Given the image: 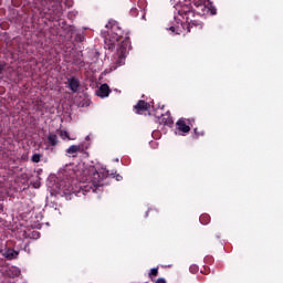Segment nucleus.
<instances>
[{"label":"nucleus","instance_id":"1","mask_svg":"<svg viewBox=\"0 0 283 283\" xmlns=\"http://www.w3.org/2000/svg\"><path fill=\"white\" fill-rule=\"evenodd\" d=\"M107 34L104 35V43L106 50H114L116 43L124 39L117 46L118 59H127L128 50L132 49V41L129 40V33H125L118 22H108L105 25Z\"/></svg>","mask_w":283,"mask_h":283},{"label":"nucleus","instance_id":"2","mask_svg":"<svg viewBox=\"0 0 283 283\" xmlns=\"http://www.w3.org/2000/svg\"><path fill=\"white\" fill-rule=\"evenodd\" d=\"M33 3L31 10L35 17L48 19V21H61L63 17V0H28Z\"/></svg>","mask_w":283,"mask_h":283},{"label":"nucleus","instance_id":"3","mask_svg":"<svg viewBox=\"0 0 283 283\" xmlns=\"http://www.w3.org/2000/svg\"><path fill=\"white\" fill-rule=\"evenodd\" d=\"M192 3L195 9L193 7H191V4H186L181 7V9L178 11V15L184 17V19H186V23L181 25L184 29L186 28L187 32H191V28L198 25L196 21L191 20V17H196V14L202 17L203 14H207L209 10H211L207 8V4H205L202 0H195Z\"/></svg>","mask_w":283,"mask_h":283},{"label":"nucleus","instance_id":"4","mask_svg":"<svg viewBox=\"0 0 283 283\" xmlns=\"http://www.w3.org/2000/svg\"><path fill=\"white\" fill-rule=\"evenodd\" d=\"M90 182L81 187L82 193H88L90 191L96 193L101 189V187L105 185V178H107V174L98 172V170H96L95 168H92L90 170Z\"/></svg>","mask_w":283,"mask_h":283},{"label":"nucleus","instance_id":"5","mask_svg":"<svg viewBox=\"0 0 283 283\" xmlns=\"http://www.w3.org/2000/svg\"><path fill=\"white\" fill-rule=\"evenodd\" d=\"M87 146L80 144V145H72L66 149V154L70 156H73V158H76V155L74 154H85L86 157L90 156V153H86Z\"/></svg>","mask_w":283,"mask_h":283},{"label":"nucleus","instance_id":"6","mask_svg":"<svg viewBox=\"0 0 283 283\" xmlns=\"http://www.w3.org/2000/svg\"><path fill=\"white\" fill-rule=\"evenodd\" d=\"M134 109L135 114H145V112H149V109H151V105L145 99H139L134 106Z\"/></svg>","mask_w":283,"mask_h":283},{"label":"nucleus","instance_id":"7","mask_svg":"<svg viewBox=\"0 0 283 283\" xmlns=\"http://www.w3.org/2000/svg\"><path fill=\"white\" fill-rule=\"evenodd\" d=\"M159 125H166V127H171L174 125V118L171 117V113L163 114L159 118Z\"/></svg>","mask_w":283,"mask_h":283},{"label":"nucleus","instance_id":"8","mask_svg":"<svg viewBox=\"0 0 283 283\" xmlns=\"http://www.w3.org/2000/svg\"><path fill=\"white\" fill-rule=\"evenodd\" d=\"M176 125H177L179 132H182L184 134H189V132H191V127L187 124V119H185V118L178 119Z\"/></svg>","mask_w":283,"mask_h":283},{"label":"nucleus","instance_id":"9","mask_svg":"<svg viewBox=\"0 0 283 283\" xmlns=\"http://www.w3.org/2000/svg\"><path fill=\"white\" fill-rule=\"evenodd\" d=\"M69 83V87L71 90V92H73L74 94H76V92H78V87H81V82L78 81V78L76 77H70L67 80Z\"/></svg>","mask_w":283,"mask_h":283},{"label":"nucleus","instance_id":"10","mask_svg":"<svg viewBox=\"0 0 283 283\" xmlns=\"http://www.w3.org/2000/svg\"><path fill=\"white\" fill-rule=\"evenodd\" d=\"M111 92H112V90H109V85L102 84L98 90L97 96H99L101 98H107V96H109Z\"/></svg>","mask_w":283,"mask_h":283},{"label":"nucleus","instance_id":"11","mask_svg":"<svg viewBox=\"0 0 283 283\" xmlns=\"http://www.w3.org/2000/svg\"><path fill=\"white\" fill-rule=\"evenodd\" d=\"M3 258H6V260H17L19 252L15 251L14 249H7L3 253H2Z\"/></svg>","mask_w":283,"mask_h":283},{"label":"nucleus","instance_id":"12","mask_svg":"<svg viewBox=\"0 0 283 283\" xmlns=\"http://www.w3.org/2000/svg\"><path fill=\"white\" fill-rule=\"evenodd\" d=\"M46 143L51 147H56L59 145V136L54 133H50L46 137Z\"/></svg>","mask_w":283,"mask_h":283},{"label":"nucleus","instance_id":"13","mask_svg":"<svg viewBox=\"0 0 283 283\" xmlns=\"http://www.w3.org/2000/svg\"><path fill=\"white\" fill-rule=\"evenodd\" d=\"M7 275L8 277H19V275H21V270H19V268L17 266H11L7 270Z\"/></svg>","mask_w":283,"mask_h":283},{"label":"nucleus","instance_id":"14","mask_svg":"<svg viewBox=\"0 0 283 283\" xmlns=\"http://www.w3.org/2000/svg\"><path fill=\"white\" fill-rule=\"evenodd\" d=\"M56 134L60 136V138H62V140H76V138L70 136V133H67V130L57 129Z\"/></svg>","mask_w":283,"mask_h":283},{"label":"nucleus","instance_id":"15","mask_svg":"<svg viewBox=\"0 0 283 283\" xmlns=\"http://www.w3.org/2000/svg\"><path fill=\"white\" fill-rule=\"evenodd\" d=\"M199 221L202 224H209V222H211V216H209L207 213H203V214L200 216Z\"/></svg>","mask_w":283,"mask_h":283},{"label":"nucleus","instance_id":"16","mask_svg":"<svg viewBox=\"0 0 283 283\" xmlns=\"http://www.w3.org/2000/svg\"><path fill=\"white\" fill-rule=\"evenodd\" d=\"M41 158H43V155H41V154H33V156L31 157V160L33 163H41Z\"/></svg>","mask_w":283,"mask_h":283},{"label":"nucleus","instance_id":"17","mask_svg":"<svg viewBox=\"0 0 283 283\" xmlns=\"http://www.w3.org/2000/svg\"><path fill=\"white\" fill-rule=\"evenodd\" d=\"M33 189H39L41 187V177H38L35 181H31Z\"/></svg>","mask_w":283,"mask_h":283},{"label":"nucleus","instance_id":"18","mask_svg":"<svg viewBox=\"0 0 283 283\" xmlns=\"http://www.w3.org/2000/svg\"><path fill=\"white\" fill-rule=\"evenodd\" d=\"M193 132H195L193 138L196 139L200 138V136H205V130H199L198 128H195Z\"/></svg>","mask_w":283,"mask_h":283},{"label":"nucleus","instance_id":"19","mask_svg":"<svg viewBox=\"0 0 283 283\" xmlns=\"http://www.w3.org/2000/svg\"><path fill=\"white\" fill-rule=\"evenodd\" d=\"M149 277H158V268H154L149 272Z\"/></svg>","mask_w":283,"mask_h":283},{"label":"nucleus","instance_id":"20","mask_svg":"<svg viewBox=\"0 0 283 283\" xmlns=\"http://www.w3.org/2000/svg\"><path fill=\"white\" fill-rule=\"evenodd\" d=\"M129 14H130V17H138V9L132 8Z\"/></svg>","mask_w":283,"mask_h":283},{"label":"nucleus","instance_id":"21","mask_svg":"<svg viewBox=\"0 0 283 283\" xmlns=\"http://www.w3.org/2000/svg\"><path fill=\"white\" fill-rule=\"evenodd\" d=\"M190 273H198V265H191L189 268Z\"/></svg>","mask_w":283,"mask_h":283},{"label":"nucleus","instance_id":"22","mask_svg":"<svg viewBox=\"0 0 283 283\" xmlns=\"http://www.w3.org/2000/svg\"><path fill=\"white\" fill-rule=\"evenodd\" d=\"M3 70H6V63L0 62V74H3Z\"/></svg>","mask_w":283,"mask_h":283},{"label":"nucleus","instance_id":"23","mask_svg":"<svg viewBox=\"0 0 283 283\" xmlns=\"http://www.w3.org/2000/svg\"><path fill=\"white\" fill-rule=\"evenodd\" d=\"M156 283H167V281L164 277H160L156 281Z\"/></svg>","mask_w":283,"mask_h":283},{"label":"nucleus","instance_id":"24","mask_svg":"<svg viewBox=\"0 0 283 283\" xmlns=\"http://www.w3.org/2000/svg\"><path fill=\"white\" fill-rule=\"evenodd\" d=\"M0 213H3V203H0Z\"/></svg>","mask_w":283,"mask_h":283},{"label":"nucleus","instance_id":"25","mask_svg":"<svg viewBox=\"0 0 283 283\" xmlns=\"http://www.w3.org/2000/svg\"><path fill=\"white\" fill-rule=\"evenodd\" d=\"M169 30H171L172 32H176V27H170Z\"/></svg>","mask_w":283,"mask_h":283},{"label":"nucleus","instance_id":"26","mask_svg":"<svg viewBox=\"0 0 283 283\" xmlns=\"http://www.w3.org/2000/svg\"><path fill=\"white\" fill-rule=\"evenodd\" d=\"M77 63L81 65V64L83 63V61H82V60H78Z\"/></svg>","mask_w":283,"mask_h":283},{"label":"nucleus","instance_id":"27","mask_svg":"<svg viewBox=\"0 0 283 283\" xmlns=\"http://www.w3.org/2000/svg\"><path fill=\"white\" fill-rule=\"evenodd\" d=\"M211 14H216V11H214V10H211Z\"/></svg>","mask_w":283,"mask_h":283},{"label":"nucleus","instance_id":"28","mask_svg":"<svg viewBox=\"0 0 283 283\" xmlns=\"http://www.w3.org/2000/svg\"><path fill=\"white\" fill-rule=\"evenodd\" d=\"M120 178H123L122 176H117V180H120Z\"/></svg>","mask_w":283,"mask_h":283},{"label":"nucleus","instance_id":"29","mask_svg":"<svg viewBox=\"0 0 283 283\" xmlns=\"http://www.w3.org/2000/svg\"><path fill=\"white\" fill-rule=\"evenodd\" d=\"M187 123H188V125H189V123H191V119H187Z\"/></svg>","mask_w":283,"mask_h":283},{"label":"nucleus","instance_id":"30","mask_svg":"<svg viewBox=\"0 0 283 283\" xmlns=\"http://www.w3.org/2000/svg\"><path fill=\"white\" fill-rule=\"evenodd\" d=\"M69 193H72V190H71V189H69Z\"/></svg>","mask_w":283,"mask_h":283}]
</instances>
